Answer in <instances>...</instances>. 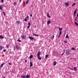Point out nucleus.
I'll list each match as a JSON object with an SVG mask.
<instances>
[{
    "label": "nucleus",
    "mask_w": 78,
    "mask_h": 78,
    "mask_svg": "<svg viewBox=\"0 0 78 78\" xmlns=\"http://www.w3.org/2000/svg\"><path fill=\"white\" fill-rule=\"evenodd\" d=\"M70 51L69 49H68L66 51V54L67 55H69L70 54Z\"/></svg>",
    "instance_id": "obj_1"
},
{
    "label": "nucleus",
    "mask_w": 78,
    "mask_h": 78,
    "mask_svg": "<svg viewBox=\"0 0 78 78\" xmlns=\"http://www.w3.org/2000/svg\"><path fill=\"white\" fill-rule=\"evenodd\" d=\"M26 37V35H22L21 36V38L23 39H25Z\"/></svg>",
    "instance_id": "obj_2"
},
{
    "label": "nucleus",
    "mask_w": 78,
    "mask_h": 78,
    "mask_svg": "<svg viewBox=\"0 0 78 78\" xmlns=\"http://www.w3.org/2000/svg\"><path fill=\"white\" fill-rule=\"evenodd\" d=\"M28 27H27V28L29 29L30 27V22H28Z\"/></svg>",
    "instance_id": "obj_3"
},
{
    "label": "nucleus",
    "mask_w": 78,
    "mask_h": 78,
    "mask_svg": "<svg viewBox=\"0 0 78 78\" xmlns=\"http://www.w3.org/2000/svg\"><path fill=\"white\" fill-rule=\"evenodd\" d=\"M29 38L30 40H34V38L31 37H29Z\"/></svg>",
    "instance_id": "obj_4"
},
{
    "label": "nucleus",
    "mask_w": 78,
    "mask_h": 78,
    "mask_svg": "<svg viewBox=\"0 0 78 78\" xmlns=\"http://www.w3.org/2000/svg\"><path fill=\"white\" fill-rule=\"evenodd\" d=\"M30 67H32V66H33V63L31 62H30Z\"/></svg>",
    "instance_id": "obj_5"
},
{
    "label": "nucleus",
    "mask_w": 78,
    "mask_h": 78,
    "mask_svg": "<svg viewBox=\"0 0 78 78\" xmlns=\"http://www.w3.org/2000/svg\"><path fill=\"white\" fill-rule=\"evenodd\" d=\"M57 64V62L56 61H55L53 62V66H55L56 65V64Z\"/></svg>",
    "instance_id": "obj_6"
},
{
    "label": "nucleus",
    "mask_w": 78,
    "mask_h": 78,
    "mask_svg": "<svg viewBox=\"0 0 78 78\" xmlns=\"http://www.w3.org/2000/svg\"><path fill=\"white\" fill-rule=\"evenodd\" d=\"M65 5H66V7H67L69 5V4L67 2L65 3Z\"/></svg>",
    "instance_id": "obj_7"
},
{
    "label": "nucleus",
    "mask_w": 78,
    "mask_h": 78,
    "mask_svg": "<svg viewBox=\"0 0 78 78\" xmlns=\"http://www.w3.org/2000/svg\"><path fill=\"white\" fill-rule=\"evenodd\" d=\"M33 34L35 36H37V37H38L39 36V35H37L36 34H34V33H33Z\"/></svg>",
    "instance_id": "obj_8"
},
{
    "label": "nucleus",
    "mask_w": 78,
    "mask_h": 78,
    "mask_svg": "<svg viewBox=\"0 0 78 78\" xmlns=\"http://www.w3.org/2000/svg\"><path fill=\"white\" fill-rule=\"evenodd\" d=\"M41 55L40 54V52H38L37 54V56H39Z\"/></svg>",
    "instance_id": "obj_9"
},
{
    "label": "nucleus",
    "mask_w": 78,
    "mask_h": 78,
    "mask_svg": "<svg viewBox=\"0 0 78 78\" xmlns=\"http://www.w3.org/2000/svg\"><path fill=\"white\" fill-rule=\"evenodd\" d=\"M37 58H38V59L39 60H40L41 59V57L40 56H37Z\"/></svg>",
    "instance_id": "obj_10"
},
{
    "label": "nucleus",
    "mask_w": 78,
    "mask_h": 78,
    "mask_svg": "<svg viewBox=\"0 0 78 78\" xmlns=\"http://www.w3.org/2000/svg\"><path fill=\"white\" fill-rule=\"evenodd\" d=\"M3 9V7L2 5H0V9L1 10H2Z\"/></svg>",
    "instance_id": "obj_11"
},
{
    "label": "nucleus",
    "mask_w": 78,
    "mask_h": 78,
    "mask_svg": "<svg viewBox=\"0 0 78 78\" xmlns=\"http://www.w3.org/2000/svg\"><path fill=\"white\" fill-rule=\"evenodd\" d=\"M21 77L22 78H25L26 77L25 76H23V75L21 76Z\"/></svg>",
    "instance_id": "obj_12"
},
{
    "label": "nucleus",
    "mask_w": 78,
    "mask_h": 78,
    "mask_svg": "<svg viewBox=\"0 0 78 78\" xmlns=\"http://www.w3.org/2000/svg\"><path fill=\"white\" fill-rule=\"evenodd\" d=\"M5 64V62H4L2 63V64H1V66H0V67H2L3 66V65H4Z\"/></svg>",
    "instance_id": "obj_13"
},
{
    "label": "nucleus",
    "mask_w": 78,
    "mask_h": 78,
    "mask_svg": "<svg viewBox=\"0 0 78 78\" xmlns=\"http://www.w3.org/2000/svg\"><path fill=\"white\" fill-rule=\"evenodd\" d=\"M16 23L18 24H19L20 23V21H17L16 22Z\"/></svg>",
    "instance_id": "obj_14"
},
{
    "label": "nucleus",
    "mask_w": 78,
    "mask_h": 78,
    "mask_svg": "<svg viewBox=\"0 0 78 78\" xmlns=\"http://www.w3.org/2000/svg\"><path fill=\"white\" fill-rule=\"evenodd\" d=\"M51 22V21H48L47 22V24H49Z\"/></svg>",
    "instance_id": "obj_15"
},
{
    "label": "nucleus",
    "mask_w": 78,
    "mask_h": 78,
    "mask_svg": "<svg viewBox=\"0 0 78 78\" xmlns=\"http://www.w3.org/2000/svg\"><path fill=\"white\" fill-rule=\"evenodd\" d=\"M3 47L2 46H0V50H2L3 49Z\"/></svg>",
    "instance_id": "obj_16"
},
{
    "label": "nucleus",
    "mask_w": 78,
    "mask_h": 78,
    "mask_svg": "<svg viewBox=\"0 0 78 78\" xmlns=\"http://www.w3.org/2000/svg\"><path fill=\"white\" fill-rule=\"evenodd\" d=\"M16 49H18V50H19V48L18 47V46L16 45Z\"/></svg>",
    "instance_id": "obj_17"
},
{
    "label": "nucleus",
    "mask_w": 78,
    "mask_h": 78,
    "mask_svg": "<svg viewBox=\"0 0 78 78\" xmlns=\"http://www.w3.org/2000/svg\"><path fill=\"white\" fill-rule=\"evenodd\" d=\"M66 38H69V37L68 36V35L67 34H66Z\"/></svg>",
    "instance_id": "obj_18"
},
{
    "label": "nucleus",
    "mask_w": 78,
    "mask_h": 78,
    "mask_svg": "<svg viewBox=\"0 0 78 78\" xmlns=\"http://www.w3.org/2000/svg\"><path fill=\"white\" fill-rule=\"evenodd\" d=\"M30 77V76H29V75H27L26 76V77L27 78H29Z\"/></svg>",
    "instance_id": "obj_19"
},
{
    "label": "nucleus",
    "mask_w": 78,
    "mask_h": 78,
    "mask_svg": "<svg viewBox=\"0 0 78 78\" xmlns=\"http://www.w3.org/2000/svg\"><path fill=\"white\" fill-rule=\"evenodd\" d=\"M62 28H59V31H62Z\"/></svg>",
    "instance_id": "obj_20"
},
{
    "label": "nucleus",
    "mask_w": 78,
    "mask_h": 78,
    "mask_svg": "<svg viewBox=\"0 0 78 78\" xmlns=\"http://www.w3.org/2000/svg\"><path fill=\"white\" fill-rule=\"evenodd\" d=\"M0 38L1 39H3V37L2 36L0 35Z\"/></svg>",
    "instance_id": "obj_21"
},
{
    "label": "nucleus",
    "mask_w": 78,
    "mask_h": 78,
    "mask_svg": "<svg viewBox=\"0 0 78 78\" xmlns=\"http://www.w3.org/2000/svg\"><path fill=\"white\" fill-rule=\"evenodd\" d=\"M33 58V55H31L30 57V58L31 59Z\"/></svg>",
    "instance_id": "obj_22"
},
{
    "label": "nucleus",
    "mask_w": 78,
    "mask_h": 78,
    "mask_svg": "<svg viewBox=\"0 0 78 78\" xmlns=\"http://www.w3.org/2000/svg\"><path fill=\"white\" fill-rule=\"evenodd\" d=\"M75 24L76 25H77V26H78V23H77L76 22H75Z\"/></svg>",
    "instance_id": "obj_23"
},
{
    "label": "nucleus",
    "mask_w": 78,
    "mask_h": 78,
    "mask_svg": "<svg viewBox=\"0 0 78 78\" xmlns=\"http://www.w3.org/2000/svg\"><path fill=\"white\" fill-rule=\"evenodd\" d=\"M17 41H18V42H22V41H21V40H20L19 39H18L17 40Z\"/></svg>",
    "instance_id": "obj_24"
},
{
    "label": "nucleus",
    "mask_w": 78,
    "mask_h": 78,
    "mask_svg": "<svg viewBox=\"0 0 78 78\" xmlns=\"http://www.w3.org/2000/svg\"><path fill=\"white\" fill-rule=\"evenodd\" d=\"M48 57V55H46L45 56V58H47Z\"/></svg>",
    "instance_id": "obj_25"
},
{
    "label": "nucleus",
    "mask_w": 78,
    "mask_h": 78,
    "mask_svg": "<svg viewBox=\"0 0 78 78\" xmlns=\"http://www.w3.org/2000/svg\"><path fill=\"white\" fill-rule=\"evenodd\" d=\"M62 31H60V32L59 33V35H60L62 34Z\"/></svg>",
    "instance_id": "obj_26"
},
{
    "label": "nucleus",
    "mask_w": 78,
    "mask_h": 78,
    "mask_svg": "<svg viewBox=\"0 0 78 78\" xmlns=\"http://www.w3.org/2000/svg\"><path fill=\"white\" fill-rule=\"evenodd\" d=\"M76 5V3H73V5H72V7H73V6H74V5Z\"/></svg>",
    "instance_id": "obj_27"
},
{
    "label": "nucleus",
    "mask_w": 78,
    "mask_h": 78,
    "mask_svg": "<svg viewBox=\"0 0 78 78\" xmlns=\"http://www.w3.org/2000/svg\"><path fill=\"white\" fill-rule=\"evenodd\" d=\"M48 18H50V16L49 15V13H48Z\"/></svg>",
    "instance_id": "obj_28"
},
{
    "label": "nucleus",
    "mask_w": 78,
    "mask_h": 78,
    "mask_svg": "<svg viewBox=\"0 0 78 78\" xmlns=\"http://www.w3.org/2000/svg\"><path fill=\"white\" fill-rule=\"evenodd\" d=\"M29 1H30L29 0H28V1H27L26 2V4H27L28 3Z\"/></svg>",
    "instance_id": "obj_29"
},
{
    "label": "nucleus",
    "mask_w": 78,
    "mask_h": 78,
    "mask_svg": "<svg viewBox=\"0 0 78 78\" xmlns=\"http://www.w3.org/2000/svg\"><path fill=\"white\" fill-rule=\"evenodd\" d=\"M27 19L26 18L24 19V21H25L26 22H27Z\"/></svg>",
    "instance_id": "obj_30"
},
{
    "label": "nucleus",
    "mask_w": 78,
    "mask_h": 78,
    "mask_svg": "<svg viewBox=\"0 0 78 78\" xmlns=\"http://www.w3.org/2000/svg\"><path fill=\"white\" fill-rule=\"evenodd\" d=\"M74 69L76 70H77V68L76 67H75L74 68Z\"/></svg>",
    "instance_id": "obj_31"
},
{
    "label": "nucleus",
    "mask_w": 78,
    "mask_h": 78,
    "mask_svg": "<svg viewBox=\"0 0 78 78\" xmlns=\"http://www.w3.org/2000/svg\"><path fill=\"white\" fill-rule=\"evenodd\" d=\"M76 10H75L74 13V14H75V13H76Z\"/></svg>",
    "instance_id": "obj_32"
},
{
    "label": "nucleus",
    "mask_w": 78,
    "mask_h": 78,
    "mask_svg": "<svg viewBox=\"0 0 78 78\" xmlns=\"http://www.w3.org/2000/svg\"><path fill=\"white\" fill-rule=\"evenodd\" d=\"M14 5H16V2H14L13 3Z\"/></svg>",
    "instance_id": "obj_33"
},
{
    "label": "nucleus",
    "mask_w": 78,
    "mask_h": 78,
    "mask_svg": "<svg viewBox=\"0 0 78 78\" xmlns=\"http://www.w3.org/2000/svg\"><path fill=\"white\" fill-rule=\"evenodd\" d=\"M3 13L4 14V15L5 16V12H3Z\"/></svg>",
    "instance_id": "obj_34"
},
{
    "label": "nucleus",
    "mask_w": 78,
    "mask_h": 78,
    "mask_svg": "<svg viewBox=\"0 0 78 78\" xmlns=\"http://www.w3.org/2000/svg\"><path fill=\"white\" fill-rule=\"evenodd\" d=\"M72 50H75V48H72Z\"/></svg>",
    "instance_id": "obj_35"
},
{
    "label": "nucleus",
    "mask_w": 78,
    "mask_h": 78,
    "mask_svg": "<svg viewBox=\"0 0 78 78\" xmlns=\"http://www.w3.org/2000/svg\"><path fill=\"white\" fill-rule=\"evenodd\" d=\"M52 36L53 37H51V38H54V35H52Z\"/></svg>",
    "instance_id": "obj_36"
},
{
    "label": "nucleus",
    "mask_w": 78,
    "mask_h": 78,
    "mask_svg": "<svg viewBox=\"0 0 78 78\" xmlns=\"http://www.w3.org/2000/svg\"><path fill=\"white\" fill-rule=\"evenodd\" d=\"M1 2L2 3H3V2H4V0H1Z\"/></svg>",
    "instance_id": "obj_37"
},
{
    "label": "nucleus",
    "mask_w": 78,
    "mask_h": 78,
    "mask_svg": "<svg viewBox=\"0 0 78 78\" xmlns=\"http://www.w3.org/2000/svg\"><path fill=\"white\" fill-rule=\"evenodd\" d=\"M6 51V50L4 49L3 51Z\"/></svg>",
    "instance_id": "obj_38"
},
{
    "label": "nucleus",
    "mask_w": 78,
    "mask_h": 78,
    "mask_svg": "<svg viewBox=\"0 0 78 78\" xmlns=\"http://www.w3.org/2000/svg\"><path fill=\"white\" fill-rule=\"evenodd\" d=\"M29 16H27V17H26V18L27 19H29Z\"/></svg>",
    "instance_id": "obj_39"
},
{
    "label": "nucleus",
    "mask_w": 78,
    "mask_h": 78,
    "mask_svg": "<svg viewBox=\"0 0 78 78\" xmlns=\"http://www.w3.org/2000/svg\"><path fill=\"white\" fill-rule=\"evenodd\" d=\"M7 48H9V45H8L7 46Z\"/></svg>",
    "instance_id": "obj_40"
},
{
    "label": "nucleus",
    "mask_w": 78,
    "mask_h": 78,
    "mask_svg": "<svg viewBox=\"0 0 78 78\" xmlns=\"http://www.w3.org/2000/svg\"><path fill=\"white\" fill-rule=\"evenodd\" d=\"M8 64H9L10 65H12V64L10 63H9Z\"/></svg>",
    "instance_id": "obj_41"
},
{
    "label": "nucleus",
    "mask_w": 78,
    "mask_h": 78,
    "mask_svg": "<svg viewBox=\"0 0 78 78\" xmlns=\"http://www.w3.org/2000/svg\"><path fill=\"white\" fill-rule=\"evenodd\" d=\"M64 42L65 43H67V41H64Z\"/></svg>",
    "instance_id": "obj_42"
},
{
    "label": "nucleus",
    "mask_w": 78,
    "mask_h": 78,
    "mask_svg": "<svg viewBox=\"0 0 78 78\" xmlns=\"http://www.w3.org/2000/svg\"><path fill=\"white\" fill-rule=\"evenodd\" d=\"M64 54V52L62 54H61V55L62 56Z\"/></svg>",
    "instance_id": "obj_43"
},
{
    "label": "nucleus",
    "mask_w": 78,
    "mask_h": 78,
    "mask_svg": "<svg viewBox=\"0 0 78 78\" xmlns=\"http://www.w3.org/2000/svg\"><path fill=\"white\" fill-rule=\"evenodd\" d=\"M30 16H31V17H32L33 16H32V14H31L30 15Z\"/></svg>",
    "instance_id": "obj_44"
},
{
    "label": "nucleus",
    "mask_w": 78,
    "mask_h": 78,
    "mask_svg": "<svg viewBox=\"0 0 78 78\" xmlns=\"http://www.w3.org/2000/svg\"><path fill=\"white\" fill-rule=\"evenodd\" d=\"M60 35H59V36H58V38H59L60 37Z\"/></svg>",
    "instance_id": "obj_45"
},
{
    "label": "nucleus",
    "mask_w": 78,
    "mask_h": 78,
    "mask_svg": "<svg viewBox=\"0 0 78 78\" xmlns=\"http://www.w3.org/2000/svg\"><path fill=\"white\" fill-rule=\"evenodd\" d=\"M64 53H65L66 51L65 50H64Z\"/></svg>",
    "instance_id": "obj_46"
},
{
    "label": "nucleus",
    "mask_w": 78,
    "mask_h": 78,
    "mask_svg": "<svg viewBox=\"0 0 78 78\" xmlns=\"http://www.w3.org/2000/svg\"><path fill=\"white\" fill-rule=\"evenodd\" d=\"M27 62V60H26L25 61V62Z\"/></svg>",
    "instance_id": "obj_47"
},
{
    "label": "nucleus",
    "mask_w": 78,
    "mask_h": 78,
    "mask_svg": "<svg viewBox=\"0 0 78 78\" xmlns=\"http://www.w3.org/2000/svg\"><path fill=\"white\" fill-rule=\"evenodd\" d=\"M78 16V13L77 14V16L76 17H77Z\"/></svg>",
    "instance_id": "obj_48"
},
{
    "label": "nucleus",
    "mask_w": 78,
    "mask_h": 78,
    "mask_svg": "<svg viewBox=\"0 0 78 78\" xmlns=\"http://www.w3.org/2000/svg\"><path fill=\"white\" fill-rule=\"evenodd\" d=\"M77 17H76V19L75 20H76V18H77Z\"/></svg>",
    "instance_id": "obj_49"
},
{
    "label": "nucleus",
    "mask_w": 78,
    "mask_h": 78,
    "mask_svg": "<svg viewBox=\"0 0 78 78\" xmlns=\"http://www.w3.org/2000/svg\"><path fill=\"white\" fill-rule=\"evenodd\" d=\"M74 17L75 16V14L74 13Z\"/></svg>",
    "instance_id": "obj_50"
},
{
    "label": "nucleus",
    "mask_w": 78,
    "mask_h": 78,
    "mask_svg": "<svg viewBox=\"0 0 78 78\" xmlns=\"http://www.w3.org/2000/svg\"><path fill=\"white\" fill-rule=\"evenodd\" d=\"M15 18H16V19L17 18V17L16 16H15Z\"/></svg>",
    "instance_id": "obj_51"
},
{
    "label": "nucleus",
    "mask_w": 78,
    "mask_h": 78,
    "mask_svg": "<svg viewBox=\"0 0 78 78\" xmlns=\"http://www.w3.org/2000/svg\"><path fill=\"white\" fill-rule=\"evenodd\" d=\"M21 1H22V0H20V2Z\"/></svg>",
    "instance_id": "obj_52"
},
{
    "label": "nucleus",
    "mask_w": 78,
    "mask_h": 78,
    "mask_svg": "<svg viewBox=\"0 0 78 78\" xmlns=\"http://www.w3.org/2000/svg\"><path fill=\"white\" fill-rule=\"evenodd\" d=\"M3 78H5V76H4Z\"/></svg>",
    "instance_id": "obj_53"
},
{
    "label": "nucleus",
    "mask_w": 78,
    "mask_h": 78,
    "mask_svg": "<svg viewBox=\"0 0 78 78\" xmlns=\"http://www.w3.org/2000/svg\"><path fill=\"white\" fill-rule=\"evenodd\" d=\"M53 53H55V51H53Z\"/></svg>",
    "instance_id": "obj_54"
},
{
    "label": "nucleus",
    "mask_w": 78,
    "mask_h": 78,
    "mask_svg": "<svg viewBox=\"0 0 78 78\" xmlns=\"http://www.w3.org/2000/svg\"><path fill=\"white\" fill-rule=\"evenodd\" d=\"M14 48H15V47H14Z\"/></svg>",
    "instance_id": "obj_55"
},
{
    "label": "nucleus",
    "mask_w": 78,
    "mask_h": 78,
    "mask_svg": "<svg viewBox=\"0 0 78 78\" xmlns=\"http://www.w3.org/2000/svg\"><path fill=\"white\" fill-rule=\"evenodd\" d=\"M76 1V0H74V1Z\"/></svg>",
    "instance_id": "obj_56"
}]
</instances>
